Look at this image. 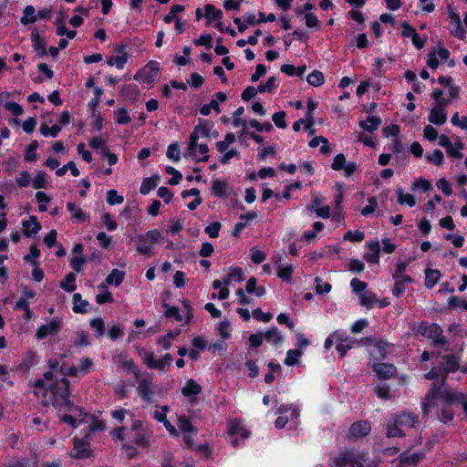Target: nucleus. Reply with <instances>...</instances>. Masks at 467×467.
<instances>
[{"label":"nucleus","mask_w":467,"mask_h":467,"mask_svg":"<svg viewBox=\"0 0 467 467\" xmlns=\"http://www.w3.org/2000/svg\"><path fill=\"white\" fill-rule=\"evenodd\" d=\"M257 217V213L255 212H249L245 214H242L240 216V222H238L234 228L233 235L238 236L240 233L244 229V227L247 225V223L250 221H253Z\"/></svg>","instance_id":"obj_24"},{"label":"nucleus","mask_w":467,"mask_h":467,"mask_svg":"<svg viewBox=\"0 0 467 467\" xmlns=\"http://www.w3.org/2000/svg\"><path fill=\"white\" fill-rule=\"evenodd\" d=\"M116 122L119 124H128L131 121L126 109L121 108L114 112Z\"/></svg>","instance_id":"obj_53"},{"label":"nucleus","mask_w":467,"mask_h":467,"mask_svg":"<svg viewBox=\"0 0 467 467\" xmlns=\"http://www.w3.org/2000/svg\"><path fill=\"white\" fill-rule=\"evenodd\" d=\"M204 16L208 23H212L213 21H220L223 17L222 10L216 8L213 5L207 4L204 6Z\"/></svg>","instance_id":"obj_27"},{"label":"nucleus","mask_w":467,"mask_h":467,"mask_svg":"<svg viewBox=\"0 0 467 467\" xmlns=\"http://www.w3.org/2000/svg\"><path fill=\"white\" fill-rule=\"evenodd\" d=\"M443 371L445 374H448L450 372H454L459 368V360L454 356H446L444 358V363H443ZM446 375L442 376L441 380H445ZM442 381H441V383Z\"/></svg>","instance_id":"obj_28"},{"label":"nucleus","mask_w":467,"mask_h":467,"mask_svg":"<svg viewBox=\"0 0 467 467\" xmlns=\"http://www.w3.org/2000/svg\"><path fill=\"white\" fill-rule=\"evenodd\" d=\"M122 94L128 100H135L139 96V89L135 85H128L122 89Z\"/></svg>","instance_id":"obj_54"},{"label":"nucleus","mask_w":467,"mask_h":467,"mask_svg":"<svg viewBox=\"0 0 467 467\" xmlns=\"http://www.w3.org/2000/svg\"><path fill=\"white\" fill-rule=\"evenodd\" d=\"M417 332L431 339L434 346H444L447 342L445 337L442 335L441 327L435 323L428 324L422 322L418 326Z\"/></svg>","instance_id":"obj_6"},{"label":"nucleus","mask_w":467,"mask_h":467,"mask_svg":"<svg viewBox=\"0 0 467 467\" xmlns=\"http://www.w3.org/2000/svg\"><path fill=\"white\" fill-rule=\"evenodd\" d=\"M441 279V273L436 269H427L425 271V286L431 289Z\"/></svg>","instance_id":"obj_31"},{"label":"nucleus","mask_w":467,"mask_h":467,"mask_svg":"<svg viewBox=\"0 0 467 467\" xmlns=\"http://www.w3.org/2000/svg\"><path fill=\"white\" fill-rule=\"evenodd\" d=\"M307 82L315 87H318L324 83V76L322 72L315 70L306 78Z\"/></svg>","instance_id":"obj_52"},{"label":"nucleus","mask_w":467,"mask_h":467,"mask_svg":"<svg viewBox=\"0 0 467 467\" xmlns=\"http://www.w3.org/2000/svg\"><path fill=\"white\" fill-rule=\"evenodd\" d=\"M368 252L364 254L367 262L371 264H378L379 261V252L381 250L380 244L378 240L369 241L367 243Z\"/></svg>","instance_id":"obj_16"},{"label":"nucleus","mask_w":467,"mask_h":467,"mask_svg":"<svg viewBox=\"0 0 467 467\" xmlns=\"http://www.w3.org/2000/svg\"><path fill=\"white\" fill-rule=\"evenodd\" d=\"M419 423L418 416L411 412H402L389 419L387 424L388 437H402Z\"/></svg>","instance_id":"obj_3"},{"label":"nucleus","mask_w":467,"mask_h":467,"mask_svg":"<svg viewBox=\"0 0 467 467\" xmlns=\"http://www.w3.org/2000/svg\"><path fill=\"white\" fill-rule=\"evenodd\" d=\"M39 130L44 137L50 136L52 138H56L60 132L61 128L58 125H53L52 127H49L47 123H43L41 124Z\"/></svg>","instance_id":"obj_41"},{"label":"nucleus","mask_w":467,"mask_h":467,"mask_svg":"<svg viewBox=\"0 0 467 467\" xmlns=\"http://www.w3.org/2000/svg\"><path fill=\"white\" fill-rule=\"evenodd\" d=\"M389 347V345L388 342L379 340L374 346L373 354L375 356L378 355L379 358H384L388 354Z\"/></svg>","instance_id":"obj_51"},{"label":"nucleus","mask_w":467,"mask_h":467,"mask_svg":"<svg viewBox=\"0 0 467 467\" xmlns=\"http://www.w3.org/2000/svg\"><path fill=\"white\" fill-rule=\"evenodd\" d=\"M161 236V233L157 229L140 234L137 237V252L147 256L152 255L154 244L160 241Z\"/></svg>","instance_id":"obj_5"},{"label":"nucleus","mask_w":467,"mask_h":467,"mask_svg":"<svg viewBox=\"0 0 467 467\" xmlns=\"http://www.w3.org/2000/svg\"><path fill=\"white\" fill-rule=\"evenodd\" d=\"M67 210L70 213L71 219L76 223H82L88 217V214L80 208V206L77 205L73 202H67Z\"/></svg>","instance_id":"obj_21"},{"label":"nucleus","mask_w":467,"mask_h":467,"mask_svg":"<svg viewBox=\"0 0 467 467\" xmlns=\"http://www.w3.org/2000/svg\"><path fill=\"white\" fill-rule=\"evenodd\" d=\"M160 72V65L156 61H150L143 68H141L134 77L135 79L146 84L150 88L156 77Z\"/></svg>","instance_id":"obj_7"},{"label":"nucleus","mask_w":467,"mask_h":467,"mask_svg":"<svg viewBox=\"0 0 467 467\" xmlns=\"http://www.w3.org/2000/svg\"><path fill=\"white\" fill-rule=\"evenodd\" d=\"M227 436L233 446L237 447L239 445L238 438L245 439L249 436V432L244 429L242 422L231 420L228 423Z\"/></svg>","instance_id":"obj_8"},{"label":"nucleus","mask_w":467,"mask_h":467,"mask_svg":"<svg viewBox=\"0 0 467 467\" xmlns=\"http://www.w3.org/2000/svg\"><path fill=\"white\" fill-rule=\"evenodd\" d=\"M157 181L153 178H145L140 185V192L143 195L148 194L151 190L156 188Z\"/></svg>","instance_id":"obj_50"},{"label":"nucleus","mask_w":467,"mask_h":467,"mask_svg":"<svg viewBox=\"0 0 467 467\" xmlns=\"http://www.w3.org/2000/svg\"><path fill=\"white\" fill-rule=\"evenodd\" d=\"M213 127V122L209 120L200 119L198 125L195 126L192 133L198 138H209Z\"/></svg>","instance_id":"obj_19"},{"label":"nucleus","mask_w":467,"mask_h":467,"mask_svg":"<svg viewBox=\"0 0 467 467\" xmlns=\"http://www.w3.org/2000/svg\"><path fill=\"white\" fill-rule=\"evenodd\" d=\"M368 454L355 450L342 451L331 459L332 467H368Z\"/></svg>","instance_id":"obj_4"},{"label":"nucleus","mask_w":467,"mask_h":467,"mask_svg":"<svg viewBox=\"0 0 467 467\" xmlns=\"http://www.w3.org/2000/svg\"><path fill=\"white\" fill-rule=\"evenodd\" d=\"M244 280V275L241 268L233 269L224 278L223 285H229L233 282H241Z\"/></svg>","instance_id":"obj_36"},{"label":"nucleus","mask_w":467,"mask_h":467,"mask_svg":"<svg viewBox=\"0 0 467 467\" xmlns=\"http://www.w3.org/2000/svg\"><path fill=\"white\" fill-rule=\"evenodd\" d=\"M94 368L92 360L89 358H82L79 366L77 368L78 377H82Z\"/></svg>","instance_id":"obj_39"},{"label":"nucleus","mask_w":467,"mask_h":467,"mask_svg":"<svg viewBox=\"0 0 467 467\" xmlns=\"http://www.w3.org/2000/svg\"><path fill=\"white\" fill-rule=\"evenodd\" d=\"M31 184L35 189H47L49 184L47 173L43 171H36L35 177L31 178Z\"/></svg>","instance_id":"obj_30"},{"label":"nucleus","mask_w":467,"mask_h":467,"mask_svg":"<svg viewBox=\"0 0 467 467\" xmlns=\"http://www.w3.org/2000/svg\"><path fill=\"white\" fill-rule=\"evenodd\" d=\"M23 227L24 234L27 237L36 234L41 228L35 216H30L28 220L23 222Z\"/></svg>","instance_id":"obj_26"},{"label":"nucleus","mask_w":467,"mask_h":467,"mask_svg":"<svg viewBox=\"0 0 467 467\" xmlns=\"http://www.w3.org/2000/svg\"><path fill=\"white\" fill-rule=\"evenodd\" d=\"M423 458V453H409L403 452L400 456L399 467H415L417 463Z\"/></svg>","instance_id":"obj_17"},{"label":"nucleus","mask_w":467,"mask_h":467,"mask_svg":"<svg viewBox=\"0 0 467 467\" xmlns=\"http://www.w3.org/2000/svg\"><path fill=\"white\" fill-rule=\"evenodd\" d=\"M289 410H292L291 412V420H296L299 417V410L296 408H292V405L289 404H282L276 410V414L283 415Z\"/></svg>","instance_id":"obj_57"},{"label":"nucleus","mask_w":467,"mask_h":467,"mask_svg":"<svg viewBox=\"0 0 467 467\" xmlns=\"http://www.w3.org/2000/svg\"><path fill=\"white\" fill-rule=\"evenodd\" d=\"M152 379L150 377L142 378L138 380L137 391L140 398L150 402L153 398V391L151 389Z\"/></svg>","instance_id":"obj_11"},{"label":"nucleus","mask_w":467,"mask_h":467,"mask_svg":"<svg viewBox=\"0 0 467 467\" xmlns=\"http://www.w3.org/2000/svg\"><path fill=\"white\" fill-rule=\"evenodd\" d=\"M315 282L317 284L316 285V292L317 294H327L331 290V285L327 282H323L320 277H316Z\"/></svg>","instance_id":"obj_62"},{"label":"nucleus","mask_w":467,"mask_h":467,"mask_svg":"<svg viewBox=\"0 0 467 467\" xmlns=\"http://www.w3.org/2000/svg\"><path fill=\"white\" fill-rule=\"evenodd\" d=\"M88 305V302L87 300L82 299V296L80 294L76 293L73 295V311L75 313H86L87 306Z\"/></svg>","instance_id":"obj_35"},{"label":"nucleus","mask_w":467,"mask_h":467,"mask_svg":"<svg viewBox=\"0 0 467 467\" xmlns=\"http://www.w3.org/2000/svg\"><path fill=\"white\" fill-rule=\"evenodd\" d=\"M58 375L62 378L59 379L57 378L54 381V372H46L43 379L36 380V387L45 389L43 403L46 406H52L57 410L61 420L76 428L84 421L87 415L70 400V383L66 377H78L77 368L63 364L59 368Z\"/></svg>","instance_id":"obj_1"},{"label":"nucleus","mask_w":467,"mask_h":467,"mask_svg":"<svg viewBox=\"0 0 467 467\" xmlns=\"http://www.w3.org/2000/svg\"><path fill=\"white\" fill-rule=\"evenodd\" d=\"M264 337L266 341L275 345L281 343L284 340L283 336L275 327H273L270 329H268L264 334Z\"/></svg>","instance_id":"obj_34"},{"label":"nucleus","mask_w":467,"mask_h":467,"mask_svg":"<svg viewBox=\"0 0 467 467\" xmlns=\"http://www.w3.org/2000/svg\"><path fill=\"white\" fill-rule=\"evenodd\" d=\"M293 271H294V266L291 264L284 265V266L279 265L277 276L280 279H282L283 281L290 282Z\"/></svg>","instance_id":"obj_43"},{"label":"nucleus","mask_w":467,"mask_h":467,"mask_svg":"<svg viewBox=\"0 0 467 467\" xmlns=\"http://www.w3.org/2000/svg\"><path fill=\"white\" fill-rule=\"evenodd\" d=\"M16 182L19 187H27L31 184V175L28 171H22L16 179Z\"/></svg>","instance_id":"obj_64"},{"label":"nucleus","mask_w":467,"mask_h":467,"mask_svg":"<svg viewBox=\"0 0 467 467\" xmlns=\"http://www.w3.org/2000/svg\"><path fill=\"white\" fill-rule=\"evenodd\" d=\"M463 149V144L460 140H458L455 144L451 145L450 148L446 149V152L449 156L454 158V159H461L462 158V153L461 150Z\"/></svg>","instance_id":"obj_49"},{"label":"nucleus","mask_w":467,"mask_h":467,"mask_svg":"<svg viewBox=\"0 0 467 467\" xmlns=\"http://www.w3.org/2000/svg\"><path fill=\"white\" fill-rule=\"evenodd\" d=\"M393 278L395 279V285L392 293L396 296H400L404 292L407 285L412 281L409 275H393Z\"/></svg>","instance_id":"obj_23"},{"label":"nucleus","mask_w":467,"mask_h":467,"mask_svg":"<svg viewBox=\"0 0 467 467\" xmlns=\"http://www.w3.org/2000/svg\"><path fill=\"white\" fill-rule=\"evenodd\" d=\"M374 371L380 379H389L396 372V368L391 364L377 363L373 366Z\"/></svg>","instance_id":"obj_20"},{"label":"nucleus","mask_w":467,"mask_h":467,"mask_svg":"<svg viewBox=\"0 0 467 467\" xmlns=\"http://www.w3.org/2000/svg\"><path fill=\"white\" fill-rule=\"evenodd\" d=\"M451 18V32L453 36L458 38L464 37V29L462 26V21L460 16L457 14L451 13L450 15Z\"/></svg>","instance_id":"obj_25"},{"label":"nucleus","mask_w":467,"mask_h":467,"mask_svg":"<svg viewBox=\"0 0 467 467\" xmlns=\"http://www.w3.org/2000/svg\"><path fill=\"white\" fill-rule=\"evenodd\" d=\"M78 459L88 458L90 455L89 444L87 441L74 438V449L70 454Z\"/></svg>","instance_id":"obj_14"},{"label":"nucleus","mask_w":467,"mask_h":467,"mask_svg":"<svg viewBox=\"0 0 467 467\" xmlns=\"http://www.w3.org/2000/svg\"><path fill=\"white\" fill-rule=\"evenodd\" d=\"M150 429L136 432L132 441L139 446L148 447L150 445Z\"/></svg>","instance_id":"obj_32"},{"label":"nucleus","mask_w":467,"mask_h":467,"mask_svg":"<svg viewBox=\"0 0 467 467\" xmlns=\"http://www.w3.org/2000/svg\"><path fill=\"white\" fill-rule=\"evenodd\" d=\"M212 191L218 197L224 196L228 191V183L225 181L214 180L213 182Z\"/></svg>","instance_id":"obj_38"},{"label":"nucleus","mask_w":467,"mask_h":467,"mask_svg":"<svg viewBox=\"0 0 467 467\" xmlns=\"http://www.w3.org/2000/svg\"><path fill=\"white\" fill-rule=\"evenodd\" d=\"M62 327V318L61 317H54L47 324L42 325L36 330V337L39 339H43L47 336L57 335Z\"/></svg>","instance_id":"obj_9"},{"label":"nucleus","mask_w":467,"mask_h":467,"mask_svg":"<svg viewBox=\"0 0 467 467\" xmlns=\"http://www.w3.org/2000/svg\"><path fill=\"white\" fill-rule=\"evenodd\" d=\"M381 124V119L377 116H369L366 120L359 121V126L369 132L377 130Z\"/></svg>","instance_id":"obj_29"},{"label":"nucleus","mask_w":467,"mask_h":467,"mask_svg":"<svg viewBox=\"0 0 467 467\" xmlns=\"http://www.w3.org/2000/svg\"><path fill=\"white\" fill-rule=\"evenodd\" d=\"M459 403L462 406L467 416V394L451 389L444 379L439 385L433 384L422 402V411L429 415L434 410L439 420L447 423L453 419L451 404Z\"/></svg>","instance_id":"obj_2"},{"label":"nucleus","mask_w":467,"mask_h":467,"mask_svg":"<svg viewBox=\"0 0 467 467\" xmlns=\"http://www.w3.org/2000/svg\"><path fill=\"white\" fill-rule=\"evenodd\" d=\"M39 144L36 140H33L27 146L26 153H25V161H35L37 159V155L36 150H37Z\"/></svg>","instance_id":"obj_46"},{"label":"nucleus","mask_w":467,"mask_h":467,"mask_svg":"<svg viewBox=\"0 0 467 467\" xmlns=\"http://www.w3.org/2000/svg\"><path fill=\"white\" fill-rule=\"evenodd\" d=\"M360 305L368 307V308H373L376 306H379V307H385L389 305V303L384 300H379L375 294H373L370 291H366L365 293H361L359 296Z\"/></svg>","instance_id":"obj_13"},{"label":"nucleus","mask_w":467,"mask_h":467,"mask_svg":"<svg viewBox=\"0 0 467 467\" xmlns=\"http://www.w3.org/2000/svg\"><path fill=\"white\" fill-rule=\"evenodd\" d=\"M202 391V387L192 379H188L185 386L182 389L183 396L189 398L192 401L199 395Z\"/></svg>","instance_id":"obj_18"},{"label":"nucleus","mask_w":467,"mask_h":467,"mask_svg":"<svg viewBox=\"0 0 467 467\" xmlns=\"http://www.w3.org/2000/svg\"><path fill=\"white\" fill-rule=\"evenodd\" d=\"M402 36L404 37L411 38L413 45L416 48L421 49L424 47L425 39L421 38L417 33L416 29L406 22L401 24Z\"/></svg>","instance_id":"obj_12"},{"label":"nucleus","mask_w":467,"mask_h":467,"mask_svg":"<svg viewBox=\"0 0 467 467\" xmlns=\"http://www.w3.org/2000/svg\"><path fill=\"white\" fill-rule=\"evenodd\" d=\"M36 21V10L33 5H27L24 9L21 23L23 25L32 24Z\"/></svg>","instance_id":"obj_40"},{"label":"nucleus","mask_w":467,"mask_h":467,"mask_svg":"<svg viewBox=\"0 0 467 467\" xmlns=\"http://www.w3.org/2000/svg\"><path fill=\"white\" fill-rule=\"evenodd\" d=\"M428 120L438 126L443 125L447 121L445 109L441 108H433L429 114Z\"/></svg>","instance_id":"obj_22"},{"label":"nucleus","mask_w":467,"mask_h":467,"mask_svg":"<svg viewBox=\"0 0 467 467\" xmlns=\"http://www.w3.org/2000/svg\"><path fill=\"white\" fill-rule=\"evenodd\" d=\"M178 332H168L164 337L159 338L158 344L162 347L163 349H169L173 342V340L176 338V337L179 335Z\"/></svg>","instance_id":"obj_45"},{"label":"nucleus","mask_w":467,"mask_h":467,"mask_svg":"<svg viewBox=\"0 0 467 467\" xmlns=\"http://www.w3.org/2000/svg\"><path fill=\"white\" fill-rule=\"evenodd\" d=\"M124 272L119 269H113L111 273L107 276L106 283L108 285H119L124 279Z\"/></svg>","instance_id":"obj_37"},{"label":"nucleus","mask_w":467,"mask_h":467,"mask_svg":"<svg viewBox=\"0 0 467 467\" xmlns=\"http://www.w3.org/2000/svg\"><path fill=\"white\" fill-rule=\"evenodd\" d=\"M67 171H70L71 174L75 177L79 175V171L77 168L74 161H69L63 167L57 169L56 174L60 177V176L65 175Z\"/></svg>","instance_id":"obj_47"},{"label":"nucleus","mask_w":467,"mask_h":467,"mask_svg":"<svg viewBox=\"0 0 467 467\" xmlns=\"http://www.w3.org/2000/svg\"><path fill=\"white\" fill-rule=\"evenodd\" d=\"M124 201L121 195H119L116 190H109L107 192V202L109 205L120 204Z\"/></svg>","instance_id":"obj_55"},{"label":"nucleus","mask_w":467,"mask_h":467,"mask_svg":"<svg viewBox=\"0 0 467 467\" xmlns=\"http://www.w3.org/2000/svg\"><path fill=\"white\" fill-rule=\"evenodd\" d=\"M89 146L96 150H99L101 154H103L106 150H109L105 143V140L100 137L93 138L89 142Z\"/></svg>","instance_id":"obj_58"},{"label":"nucleus","mask_w":467,"mask_h":467,"mask_svg":"<svg viewBox=\"0 0 467 467\" xmlns=\"http://www.w3.org/2000/svg\"><path fill=\"white\" fill-rule=\"evenodd\" d=\"M276 87V78L271 77L267 79L266 83L258 86V91L260 93L271 92Z\"/></svg>","instance_id":"obj_60"},{"label":"nucleus","mask_w":467,"mask_h":467,"mask_svg":"<svg viewBox=\"0 0 467 467\" xmlns=\"http://www.w3.org/2000/svg\"><path fill=\"white\" fill-rule=\"evenodd\" d=\"M426 159L428 161L435 164L441 165L443 162L444 157L443 153L441 150H435L432 154L427 155Z\"/></svg>","instance_id":"obj_63"},{"label":"nucleus","mask_w":467,"mask_h":467,"mask_svg":"<svg viewBox=\"0 0 467 467\" xmlns=\"http://www.w3.org/2000/svg\"><path fill=\"white\" fill-rule=\"evenodd\" d=\"M300 349H289L286 353L285 364L287 366H294L298 362L299 358L302 356Z\"/></svg>","instance_id":"obj_48"},{"label":"nucleus","mask_w":467,"mask_h":467,"mask_svg":"<svg viewBox=\"0 0 467 467\" xmlns=\"http://www.w3.org/2000/svg\"><path fill=\"white\" fill-rule=\"evenodd\" d=\"M396 194L400 204H407L410 207L415 206L416 201L412 194L405 193L400 187L396 189Z\"/></svg>","instance_id":"obj_33"},{"label":"nucleus","mask_w":467,"mask_h":467,"mask_svg":"<svg viewBox=\"0 0 467 467\" xmlns=\"http://www.w3.org/2000/svg\"><path fill=\"white\" fill-rule=\"evenodd\" d=\"M165 171L168 174L172 175V177L169 180V184L177 185L180 183V182L182 178V175L179 171H177L176 169H174L171 166H167Z\"/></svg>","instance_id":"obj_56"},{"label":"nucleus","mask_w":467,"mask_h":467,"mask_svg":"<svg viewBox=\"0 0 467 467\" xmlns=\"http://www.w3.org/2000/svg\"><path fill=\"white\" fill-rule=\"evenodd\" d=\"M370 424L367 420H359L354 422L348 431V435L353 438H361L368 435L370 431Z\"/></svg>","instance_id":"obj_15"},{"label":"nucleus","mask_w":467,"mask_h":467,"mask_svg":"<svg viewBox=\"0 0 467 467\" xmlns=\"http://www.w3.org/2000/svg\"><path fill=\"white\" fill-rule=\"evenodd\" d=\"M76 275L73 273H69L67 275L66 278L61 282L60 287L67 292H73L76 289Z\"/></svg>","instance_id":"obj_44"},{"label":"nucleus","mask_w":467,"mask_h":467,"mask_svg":"<svg viewBox=\"0 0 467 467\" xmlns=\"http://www.w3.org/2000/svg\"><path fill=\"white\" fill-rule=\"evenodd\" d=\"M212 109H213L217 113L220 112L219 103L215 99H213L211 100L210 103L202 106V108L200 109V113L203 116H208L211 113Z\"/></svg>","instance_id":"obj_59"},{"label":"nucleus","mask_w":467,"mask_h":467,"mask_svg":"<svg viewBox=\"0 0 467 467\" xmlns=\"http://www.w3.org/2000/svg\"><path fill=\"white\" fill-rule=\"evenodd\" d=\"M178 427L183 434V439L189 447L193 445V438L197 434V430L192 426L191 421L185 417H180Z\"/></svg>","instance_id":"obj_10"},{"label":"nucleus","mask_w":467,"mask_h":467,"mask_svg":"<svg viewBox=\"0 0 467 467\" xmlns=\"http://www.w3.org/2000/svg\"><path fill=\"white\" fill-rule=\"evenodd\" d=\"M36 199L39 203V210L46 212L47 209L46 204L50 202L51 198L44 192H37L36 193Z\"/></svg>","instance_id":"obj_61"},{"label":"nucleus","mask_w":467,"mask_h":467,"mask_svg":"<svg viewBox=\"0 0 467 467\" xmlns=\"http://www.w3.org/2000/svg\"><path fill=\"white\" fill-rule=\"evenodd\" d=\"M128 56L122 53L120 56H114L107 60V64L110 67L115 66L118 69H122L127 63Z\"/></svg>","instance_id":"obj_42"}]
</instances>
